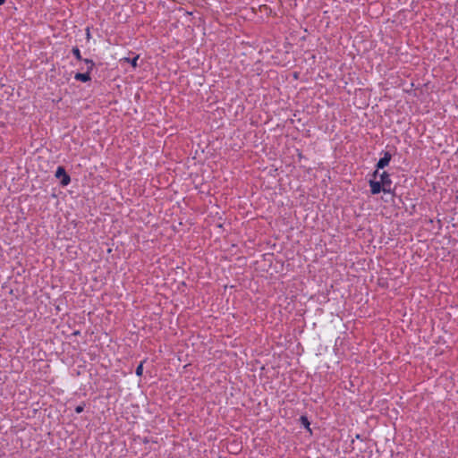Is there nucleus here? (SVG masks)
I'll return each mask as SVG.
<instances>
[{
	"mask_svg": "<svg viewBox=\"0 0 458 458\" xmlns=\"http://www.w3.org/2000/svg\"><path fill=\"white\" fill-rule=\"evenodd\" d=\"M144 361H145V360L141 361V362L138 365V367L136 368V371H135V373H136V375H137L138 377H141V376H142V374H143V363H144Z\"/></svg>",
	"mask_w": 458,
	"mask_h": 458,
	"instance_id": "obj_10",
	"label": "nucleus"
},
{
	"mask_svg": "<svg viewBox=\"0 0 458 458\" xmlns=\"http://www.w3.org/2000/svg\"><path fill=\"white\" fill-rule=\"evenodd\" d=\"M86 31H87V38L89 39L90 38L89 28H87Z\"/></svg>",
	"mask_w": 458,
	"mask_h": 458,
	"instance_id": "obj_13",
	"label": "nucleus"
},
{
	"mask_svg": "<svg viewBox=\"0 0 458 458\" xmlns=\"http://www.w3.org/2000/svg\"><path fill=\"white\" fill-rule=\"evenodd\" d=\"M74 79L81 82H88L91 80L90 72L86 71V72L83 73L77 72L74 76Z\"/></svg>",
	"mask_w": 458,
	"mask_h": 458,
	"instance_id": "obj_5",
	"label": "nucleus"
},
{
	"mask_svg": "<svg viewBox=\"0 0 458 458\" xmlns=\"http://www.w3.org/2000/svg\"><path fill=\"white\" fill-rule=\"evenodd\" d=\"M301 424L309 431L311 433V429L310 428V423L307 416H301L300 418Z\"/></svg>",
	"mask_w": 458,
	"mask_h": 458,
	"instance_id": "obj_6",
	"label": "nucleus"
},
{
	"mask_svg": "<svg viewBox=\"0 0 458 458\" xmlns=\"http://www.w3.org/2000/svg\"><path fill=\"white\" fill-rule=\"evenodd\" d=\"M5 0H0V5L4 4Z\"/></svg>",
	"mask_w": 458,
	"mask_h": 458,
	"instance_id": "obj_14",
	"label": "nucleus"
},
{
	"mask_svg": "<svg viewBox=\"0 0 458 458\" xmlns=\"http://www.w3.org/2000/svg\"><path fill=\"white\" fill-rule=\"evenodd\" d=\"M380 179H381L380 183L386 190H387V189L392 190L391 189L392 181L390 179V174L387 172H383L380 174Z\"/></svg>",
	"mask_w": 458,
	"mask_h": 458,
	"instance_id": "obj_4",
	"label": "nucleus"
},
{
	"mask_svg": "<svg viewBox=\"0 0 458 458\" xmlns=\"http://www.w3.org/2000/svg\"><path fill=\"white\" fill-rule=\"evenodd\" d=\"M391 158H392V155L388 151L384 152V157L379 158V160L377 161V163L376 165V167L377 169L385 168L386 166H387L389 165Z\"/></svg>",
	"mask_w": 458,
	"mask_h": 458,
	"instance_id": "obj_3",
	"label": "nucleus"
},
{
	"mask_svg": "<svg viewBox=\"0 0 458 458\" xmlns=\"http://www.w3.org/2000/svg\"><path fill=\"white\" fill-rule=\"evenodd\" d=\"M82 61H83V62L85 63V64L87 65V71L91 72V71H92V70H93V68L95 67V63H94V61H93V60H91V59H88V58H85V59H83Z\"/></svg>",
	"mask_w": 458,
	"mask_h": 458,
	"instance_id": "obj_7",
	"label": "nucleus"
},
{
	"mask_svg": "<svg viewBox=\"0 0 458 458\" xmlns=\"http://www.w3.org/2000/svg\"><path fill=\"white\" fill-rule=\"evenodd\" d=\"M356 438H357V439H360V435H359V434H358V435H356Z\"/></svg>",
	"mask_w": 458,
	"mask_h": 458,
	"instance_id": "obj_16",
	"label": "nucleus"
},
{
	"mask_svg": "<svg viewBox=\"0 0 458 458\" xmlns=\"http://www.w3.org/2000/svg\"><path fill=\"white\" fill-rule=\"evenodd\" d=\"M55 177L60 179V183L62 186H67L71 182V177L66 173L64 166H58L55 171Z\"/></svg>",
	"mask_w": 458,
	"mask_h": 458,
	"instance_id": "obj_1",
	"label": "nucleus"
},
{
	"mask_svg": "<svg viewBox=\"0 0 458 458\" xmlns=\"http://www.w3.org/2000/svg\"><path fill=\"white\" fill-rule=\"evenodd\" d=\"M84 407H85L84 403L76 406L75 407V412L76 413H81L84 411Z\"/></svg>",
	"mask_w": 458,
	"mask_h": 458,
	"instance_id": "obj_11",
	"label": "nucleus"
},
{
	"mask_svg": "<svg viewBox=\"0 0 458 458\" xmlns=\"http://www.w3.org/2000/svg\"><path fill=\"white\" fill-rule=\"evenodd\" d=\"M378 170L379 169H376V171L373 173V177L376 178L377 175H378Z\"/></svg>",
	"mask_w": 458,
	"mask_h": 458,
	"instance_id": "obj_12",
	"label": "nucleus"
},
{
	"mask_svg": "<svg viewBox=\"0 0 458 458\" xmlns=\"http://www.w3.org/2000/svg\"><path fill=\"white\" fill-rule=\"evenodd\" d=\"M369 186H370V191L373 195H376V194H378L380 193L381 191H384L385 193H391L392 192V190H386L380 183V182H377V181H375V180H370L369 182Z\"/></svg>",
	"mask_w": 458,
	"mask_h": 458,
	"instance_id": "obj_2",
	"label": "nucleus"
},
{
	"mask_svg": "<svg viewBox=\"0 0 458 458\" xmlns=\"http://www.w3.org/2000/svg\"><path fill=\"white\" fill-rule=\"evenodd\" d=\"M72 55H74V57L78 60V61H82L83 58L81 55V51L79 49L78 47H73L72 49Z\"/></svg>",
	"mask_w": 458,
	"mask_h": 458,
	"instance_id": "obj_8",
	"label": "nucleus"
},
{
	"mask_svg": "<svg viewBox=\"0 0 458 458\" xmlns=\"http://www.w3.org/2000/svg\"><path fill=\"white\" fill-rule=\"evenodd\" d=\"M79 334H80V332H79V331H75V332L73 333V335H79Z\"/></svg>",
	"mask_w": 458,
	"mask_h": 458,
	"instance_id": "obj_15",
	"label": "nucleus"
},
{
	"mask_svg": "<svg viewBox=\"0 0 458 458\" xmlns=\"http://www.w3.org/2000/svg\"><path fill=\"white\" fill-rule=\"evenodd\" d=\"M138 59H139V55H136V56H135V57H133L132 59H130V58H124V61H125V62L130 63V64L132 65V67H134V68H135V67H137V66H138V64H137Z\"/></svg>",
	"mask_w": 458,
	"mask_h": 458,
	"instance_id": "obj_9",
	"label": "nucleus"
}]
</instances>
